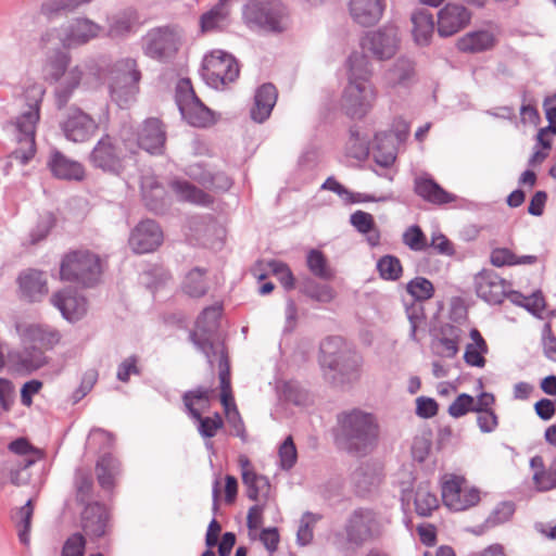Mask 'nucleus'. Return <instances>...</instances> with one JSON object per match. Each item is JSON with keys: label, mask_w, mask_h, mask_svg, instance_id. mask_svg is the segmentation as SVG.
I'll list each match as a JSON object with an SVG mask.
<instances>
[{"label": "nucleus", "mask_w": 556, "mask_h": 556, "mask_svg": "<svg viewBox=\"0 0 556 556\" xmlns=\"http://www.w3.org/2000/svg\"><path fill=\"white\" fill-rule=\"evenodd\" d=\"M318 520V517L311 511L303 514L300 526L296 532V541L300 545L304 546L313 540V527Z\"/></svg>", "instance_id": "nucleus-58"}, {"label": "nucleus", "mask_w": 556, "mask_h": 556, "mask_svg": "<svg viewBox=\"0 0 556 556\" xmlns=\"http://www.w3.org/2000/svg\"><path fill=\"white\" fill-rule=\"evenodd\" d=\"M399 28L387 24L377 30L368 31L362 40V47L379 61L393 58L400 47Z\"/></svg>", "instance_id": "nucleus-13"}, {"label": "nucleus", "mask_w": 556, "mask_h": 556, "mask_svg": "<svg viewBox=\"0 0 556 556\" xmlns=\"http://www.w3.org/2000/svg\"><path fill=\"white\" fill-rule=\"evenodd\" d=\"M134 20L130 15L123 13L112 16L109 20L108 36L111 38H123L131 33Z\"/></svg>", "instance_id": "nucleus-52"}, {"label": "nucleus", "mask_w": 556, "mask_h": 556, "mask_svg": "<svg viewBox=\"0 0 556 556\" xmlns=\"http://www.w3.org/2000/svg\"><path fill=\"white\" fill-rule=\"evenodd\" d=\"M181 29L174 25L152 28L144 37V54L160 62L173 59L181 46Z\"/></svg>", "instance_id": "nucleus-11"}, {"label": "nucleus", "mask_w": 556, "mask_h": 556, "mask_svg": "<svg viewBox=\"0 0 556 556\" xmlns=\"http://www.w3.org/2000/svg\"><path fill=\"white\" fill-rule=\"evenodd\" d=\"M81 525L85 533L92 538H101L106 533L109 513L99 504H88L81 515Z\"/></svg>", "instance_id": "nucleus-27"}, {"label": "nucleus", "mask_w": 556, "mask_h": 556, "mask_svg": "<svg viewBox=\"0 0 556 556\" xmlns=\"http://www.w3.org/2000/svg\"><path fill=\"white\" fill-rule=\"evenodd\" d=\"M372 156L375 162L382 167H390L396 159L394 142L386 131L377 132L372 143Z\"/></svg>", "instance_id": "nucleus-34"}, {"label": "nucleus", "mask_w": 556, "mask_h": 556, "mask_svg": "<svg viewBox=\"0 0 556 556\" xmlns=\"http://www.w3.org/2000/svg\"><path fill=\"white\" fill-rule=\"evenodd\" d=\"M351 153L356 159L366 157L370 151V143L367 136H362L356 126L350 128Z\"/></svg>", "instance_id": "nucleus-56"}, {"label": "nucleus", "mask_w": 556, "mask_h": 556, "mask_svg": "<svg viewBox=\"0 0 556 556\" xmlns=\"http://www.w3.org/2000/svg\"><path fill=\"white\" fill-rule=\"evenodd\" d=\"M515 504L513 502H502L492 510L484 521L486 529L507 522L515 513Z\"/></svg>", "instance_id": "nucleus-53"}, {"label": "nucleus", "mask_w": 556, "mask_h": 556, "mask_svg": "<svg viewBox=\"0 0 556 556\" xmlns=\"http://www.w3.org/2000/svg\"><path fill=\"white\" fill-rule=\"evenodd\" d=\"M102 27L89 18H76L71 22L66 27L58 30L47 31L41 37L43 45H47L58 34V39L63 48H71L74 46L85 45L91 39L98 37Z\"/></svg>", "instance_id": "nucleus-14"}, {"label": "nucleus", "mask_w": 556, "mask_h": 556, "mask_svg": "<svg viewBox=\"0 0 556 556\" xmlns=\"http://www.w3.org/2000/svg\"><path fill=\"white\" fill-rule=\"evenodd\" d=\"M189 416L198 422V431L205 439L215 437L217 430L224 426V421L217 413L214 417H203L199 409H192Z\"/></svg>", "instance_id": "nucleus-45"}, {"label": "nucleus", "mask_w": 556, "mask_h": 556, "mask_svg": "<svg viewBox=\"0 0 556 556\" xmlns=\"http://www.w3.org/2000/svg\"><path fill=\"white\" fill-rule=\"evenodd\" d=\"M494 36L488 30L467 34L458 41V48L464 52H481L494 46Z\"/></svg>", "instance_id": "nucleus-38"}, {"label": "nucleus", "mask_w": 556, "mask_h": 556, "mask_svg": "<svg viewBox=\"0 0 556 556\" xmlns=\"http://www.w3.org/2000/svg\"><path fill=\"white\" fill-rule=\"evenodd\" d=\"M306 266L311 274L319 279L331 280L334 277L333 270L320 250L312 249L307 252Z\"/></svg>", "instance_id": "nucleus-41"}, {"label": "nucleus", "mask_w": 556, "mask_h": 556, "mask_svg": "<svg viewBox=\"0 0 556 556\" xmlns=\"http://www.w3.org/2000/svg\"><path fill=\"white\" fill-rule=\"evenodd\" d=\"M300 291L307 298L319 303H329L336 296V291L331 286L320 283L313 278L303 280L300 285Z\"/></svg>", "instance_id": "nucleus-39"}, {"label": "nucleus", "mask_w": 556, "mask_h": 556, "mask_svg": "<svg viewBox=\"0 0 556 556\" xmlns=\"http://www.w3.org/2000/svg\"><path fill=\"white\" fill-rule=\"evenodd\" d=\"M65 49L55 48L47 52L43 64L46 79L58 81L65 74L71 62V55Z\"/></svg>", "instance_id": "nucleus-31"}, {"label": "nucleus", "mask_w": 556, "mask_h": 556, "mask_svg": "<svg viewBox=\"0 0 556 556\" xmlns=\"http://www.w3.org/2000/svg\"><path fill=\"white\" fill-rule=\"evenodd\" d=\"M348 85L342 98L345 104H370L376 100V93L369 81L371 76L370 63L364 53L354 51L346 60Z\"/></svg>", "instance_id": "nucleus-3"}, {"label": "nucleus", "mask_w": 556, "mask_h": 556, "mask_svg": "<svg viewBox=\"0 0 556 556\" xmlns=\"http://www.w3.org/2000/svg\"><path fill=\"white\" fill-rule=\"evenodd\" d=\"M228 14L229 12L226 9V4L219 0L212 10L201 16L202 31L219 29L226 22Z\"/></svg>", "instance_id": "nucleus-46"}, {"label": "nucleus", "mask_w": 556, "mask_h": 556, "mask_svg": "<svg viewBox=\"0 0 556 556\" xmlns=\"http://www.w3.org/2000/svg\"><path fill=\"white\" fill-rule=\"evenodd\" d=\"M386 523L387 520L378 511L368 507H358L345 520L346 541L359 547L378 540L384 533Z\"/></svg>", "instance_id": "nucleus-6"}, {"label": "nucleus", "mask_w": 556, "mask_h": 556, "mask_svg": "<svg viewBox=\"0 0 556 556\" xmlns=\"http://www.w3.org/2000/svg\"><path fill=\"white\" fill-rule=\"evenodd\" d=\"M91 0H48L42 3L41 11L45 15L51 16L60 12H72Z\"/></svg>", "instance_id": "nucleus-54"}, {"label": "nucleus", "mask_w": 556, "mask_h": 556, "mask_svg": "<svg viewBox=\"0 0 556 556\" xmlns=\"http://www.w3.org/2000/svg\"><path fill=\"white\" fill-rule=\"evenodd\" d=\"M470 12L460 4L448 3L438 13V33L450 37L465 28L470 22Z\"/></svg>", "instance_id": "nucleus-18"}, {"label": "nucleus", "mask_w": 556, "mask_h": 556, "mask_svg": "<svg viewBox=\"0 0 556 556\" xmlns=\"http://www.w3.org/2000/svg\"><path fill=\"white\" fill-rule=\"evenodd\" d=\"M242 15L252 29L280 34L288 27V11L279 0H251L244 5Z\"/></svg>", "instance_id": "nucleus-4"}, {"label": "nucleus", "mask_w": 556, "mask_h": 556, "mask_svg": "<svg viewBox=\"0 0 556 556\" xmlns=\"http://www.w3.org/2000/svg\"><path fill=\"white\" fill-rule=\"evenodd\" d=\"M101 274L100 257L88 250L72 251L61 262V278L84 287H92L98 283Z\"/></svg>", "instance_id": "nucleus-7"}, {"label": "nucleus", "mask_w": 556, "mask_h": 556, "mask_svg": "<svg viewBox=\"0 0 556 556\" xmlns=\"http://www.w3.org/2000/svg\"><path fill=\"white\" fill-rule=\"evenodd\" d=\"M17 281L22 296L29 302H39L48 293L47 280L39 270L29 269L21 274Z\"/></svg>", "instance_id": "nucleus-28"}, {"label": "nucleus", "mask_w": 556, "mask_h": 556, "mask_svg": "<svg viewBox=\"0 0 556 556\" xmlns=\"http://www.w3.org/2000/svg\"><path fill=\"white\" fill-rule=\"evenodd\" d=\"M50 302L68 321L79 320L87 311L86 299L71 288L55 292L51 296Z\"/></svg>", "instance_id": "nucleus-19"}, {"label": "nucleus", "mask_w": 556, "mask_h": 556, "mask_svg": "<svg viewBox=\"0 0 556 556\" xmlns=\"http://www.w3.org/2000/svg\"><path fill=\"white\" fill-rule=\"evenodd\" d=\"M386 4L383 0H351L350 14L353 21L361 26H372L383 14Z\"/></svg>", "instance_id": "nucleus-26"}, {"label": "nucleus", "mask_w": 556, "mask_h": 556, "mask_svg": "<svg viewBox=\"0 0 556 556\" xmlns=\"http://www.w3.org/2000/svg\"><path fill=\"white\" fill-rule=\"evenodd\" d=\"M477 295L489 304H500L508 294L509 285L494 270H482L475 278Z\"/></svg>", "instance_id": "nucleus-17"}, {"label": "nucleus", "mask_w": 556, "mask_h": 556, "mask_svg": "<svg viewBox=\"0 0 556 556\" xmlns=\"http://www.w3.org/2000/svg\"><path fill=\"white\" fill-rule=\"evenodd\" d=\"M340 341L341 339L333 338L321 345V366L334 372L330 378L333 383H352L358 380L361 376L363 358L358 353L351 350H340L336 354L328 351L330 345H337Z\"/></svg>", "instance_id": "nucleus-8"}, {"label": "nucleus", "mask_w": 556, "mask_h": 556, "mask_svg": "<svg viewBox=\"0 0 556 556\" xmlns=\"http://www.w3.org/2000/svg\"><path fill=\"white\" fill-rule=\"evenodd\" d=\"M379 425L376 417L359 408L337 416L334 442L340 450L355 456L369 454L377 445Z\"/></svg>", "instance_id": "nucleus-2"}, {"label": "nucleus", "mask_w": 556, "mask_h": 556, "mask_svg": "<svg viewBox=\"0 0 556 556\" xmlns=\"http://www.w3.org/2000/svg\"><path fill=\"white\" fill-rule=\"evenodd\" d=\"M350 224L359 233L366 235V240L370 247L379 245L381 235L371 214L361 210L355 211L350 216Z\"/></svg>", "instance_id": "nucleus-35"}, {"label": "nucleus", "mask_w": 556, "mask_h": 556, "mask_svg": "<svg viewBox=\"0 0 556 556\" xmlns=\"http://www.w3.org/2000/svg\"><path fill=\"white\" fill-rule=\"evenodd\" d=\"M166 140L165 129L159 118H147L138 134V144L151 154H161Z\"/></svg>", "instance_id": "nucleus-23"}, {"label": "nucleus", "mask_w": 556, "mask_h": 556, "mask_svg": "<svg viewBox=\"0 0 556 556\" xmlns=\"http://www.w3.org/2000/svg\"><path fill=\"white\" fill-rule=\"evenodd\" d=\"M45 94V88L39 83L28 81L22 88L20 100L25 104H41Z\"/></svg>", "instance_id": "nucleus-61"}, {"label": "nucleus", "mask_w": 556, "mask_h": 556, "mask_svg": "<svg viewBox=\"0 0 556 556\" xmlns=\"http://www.w3.org/2000/svg\"><path fill=\"white\" fill-rule=\"evenodd\" d=\"M414 73L413 62L407 58H399L387 73L388 83L399 85L406 83Z\"/></svg>", "instance_id": "nucleus-49"}, {"label": "nucleus", "mask_w": 556, "mask_h": 556, "mask_svg": "<svg viewBox=\"0 0 556 556\" xmlns=\"http://www.w3.org/2000/svg\"><path fill=\"white\" fill-rule=\"evenodd\" d=\"M61 128L66 139L73 142H84L94 135L98 124L92 117L77 108L62 123Z\"/></svg>", "instance_id": "nucleus-20"}, {"label": "nucleus", "mask_w": 556, "mask_h": 556, "mask_svg": "<svg viewBox=\"0 0 556 556\" xmlns=\"http://www.w3.org/2000/svg\"><path fill=\"white\" fill-rule=\"evenodd\" d=\"M43 351L35 344H24V349L21 352L10 354V358L20 369L34 371L47 363Z\"/></svg>", "instance_id": "nucleus-33"}, {"label": "nucleus", "mask_w": 556, "mask_h": 556, "mask_svg": "<svg viewBox=\"0 0 556 556\" xmlns=\"http://www.w3.org/2000/svg\"><path fill=\"white\" fill-rule=\"evenodd\" d=\"M280 467L283 470H290L296 463L298 452L291 435L287 437L279 446Z\"/></svg>", "instance_id": "nucleus-57"}, {"label": "nucleus", "mask_w": 556, "mask_h": 556, "mask_svg": "<svg viewBox=\"0 0 556 556\" xmlns=\"http://www.w3.org/2000/svg\"><path fill=\"white\" fill-rule=\"evenodd\" d=\"M85 545L83 534L74 533L65 541L61 556H85Z\"/></svg>", "instance_id": "nucleus-62"}, {"label": "nucleus", "mask_w": 556, "mask_h": 556, "mask_svg": "<svg viewBox=\"0 0 556 556\" xmlns=\"http://www.w3.org/2000/svg\"><path fill=\"white\" fill-rule=\"evenodd\" d=\"M489 348L480 349L475 345L467 344L464 353V361L471 367L482 368L485 366L486 359L484 357L488 354Z\"/></svg>", "instance_id": "nucleus-63"}, {"label": "nucleus", "mask_w": 556, "mask_h": 556, "mask_svg": "<svg viewBox=\"0 0 556 556\" xmlns=\"http://www.w3.org/2000/svg\"><path fill=\"white\" fill-rule=\"evenodd\" d=\"M377 270L383 280L396 281L401 278L403 267L401 261L394 255H383L377 262Z\"/></svg>", "instance_id": "nucleus-48"}, {"label": "nucleus", "mask_w": 556, "mask_h": 556, "mask_svg": "<svg viewBox=\"0 0 556 556\" xmlns=\"http://www.w3.org/2000/svg\"><path fill=\"white\" fill-rule=\"evenodd\" d=\"M413 37L418 46H428L434 33L433 15L427 9L416 10L412 14Z\"/></svg>", "instance_id": "nucleus-29"}, {"label": "nucleus", "mask_w": 556, "mask_h": 556, "mask_svg": "<svg viewBox=\"0 0 556 556\" xmlns=\"http://www.w3.org/2000/svg\"><path fill=\"white\" fill-rule=\"evenodd\" d=\"M237 60L223 50H213L205 54L200 70L201 76L207 86L223 89L239 76Z\"/></svg>", "instance_id": "nucleus-10"}, {"label": "nucleus", "mask_w": 556, "mask_h": 556, "mask_svg": "<svg viewBox=\"0 0 556 556\" xmlns=\"http://www.w3.org/2000/svg\"><path fill=\"white\" fill-rule=\"evenodd\" d=\"M406 291L418 302H424L433 296L434 287L425 277H415L406 285Z\"/></svg>", "instance_id": "nucleus-51"}, {"label": "nucleus", "mask_w": 556, "mask_h": 556, "mask_svg": "<svg viewBox=\"0 0 556 556\" xmlns=\"http://www.w3.org/2000/svg\"><path fill=\"white\" fill-rule=\"evenodd\" d=\"M415 509L421 517H429L439 507L437 495L430 490L428 483H420L415 492Z\"/></svg>", "instance_id": "nucleus-40"}, {"label": "nucleus", "mask_w": 556, "mask_h": 556, "mask_svg": "<svg viewBox=\"0 0 556 556\" xmlns=\"http://www.w3.org/2000/svg\"><path fill=\"white\" fill-rule=\"evenodd\" d=\"M111 74L109 84L111 101L115 104L136 102L142 78L137 60L129 56L117 60L112 65Z\"/></svg>", "instance_id": "nucleus-5"}, {"label": "nucleus", "mask_w": 556, "mask_h": 556, "mask_svg": "<svg viewBox=\"0 0 556 556\" xmlns=\"http://www.w3.org/2000/svg\"><path fill=\"white\" fill-rule=\"evenodd\" d=\"M222 309L223 306L219 303L205 307L197 319L195 330L189 333V339L206 357L211 368H213L214 363L217 362L222 389L220 401L227 410L229 402L232 401L230 390V367L224 342L218 338H215Z\"/></svg>", "instance_id": "nucleus-1"}, {"label": "nucleus", "mask_w": 556, "mask_h": 556, "mask_svg": "<svg viewBox=\"0 0 556 556\" xmlns=\"http://www.w3.org/2000/svg\"><path fill=\"white\" fill-rule=\"evenodd\" d=\"M414 192L433 205H444L456 201V195L443 189L429 174L424 173L414 179Z\"/></svg>", "instance_id": "nucleus-21"}, {"label": "nucleus", "mask_w": 556, "mask_h": 556, "mask_svg": "<svg viewBox=\"0 0 556 556\" xmlns=\"http://www.w3.org/2000/svg\"><path fill=\"white\" fill-rule=\"evenodd\" d=\"M47 165L58 179L80 181L85 178L83 164L67 157L59 150L50 153Z\"/></svg>", "instance_id": "nucleus-24"}, {"label": "nucleus", "mask_w": 556, "mask_h": 556, "mask_svg": "<svg viewBox=\"0 0 556 556\" xmlns=\"http://www.w3.org/2000/svg\"><path fill=\"white\" fill-rule=\"evenodd\" d=\"M241 465L242 467L249 466V460L247 458L241 459ZM242 481L247 485V496L252 501H256L261 490L269 485L266 477L258 476L245 468L242 471Z\"/></svg>", "instance_id": "nucleus-44"}, {"label": "nucleus", "mask_w": 556, "mask_h": 556, "mask_svg": "<svg viewBox=\"0 0 556 556\" xmlns=\"http://www.w3.org/2000/svg\"><path fill=\"white\" fill-rule=\"evenodd\" d=\"M40 119V106H28V110L20 114L11 125L18 147L10 157L21 165H26L36 153V128Z\"/></svg>", "instance_id": "nucleus-9"}, {"label": "nucleus", "mask_w": 556, "mask_h": 556, "mask_svg": "<svg viewBox=\"0 0 556 556\" xmlns=\"http://www.w3.org/2000/svg\"><path fill=\"white\" fill-rule=\"evenodd\" d=\"M163 242V231L152 219L141 220L130 232L129 245L137 254L150 253Z\"/></svg>", "instance_id": "nucleus-15"}, {"label": "nucleus", "mask_w": 556, "mask_h": 556, "mask_svg": "<svg viewBox=\"0 0 556 556\" xmlns=\"http://www.w3.org/2000/svg\"><path fill=\"white\" fill-rule=\"evenodd\" d=\"M83 77V72L78 66L68 71L65 80L55 88V98L58 104H66L71 99L73 91L79 86Z\"/></svg>", "instance_id": "nucleus-43"}, {"label": "nucleus", "mask_w": 556, "mask_h": 556, "mask_svg": "<svg viewBox=\"0 0 556 556\" xmlns=\"http://www.w3.org/2000/svg\"><path fill=\"white\" fill-rule=\"evenodd\" d=\"M97 480L105 491H111L116 478L121 475V463L112 454H103L96 465Z\"/></svg>", "instance_id": "nucleus-30"}, {"label": "nucleus", "mask_w": 556, "mask_h": 556, "mask_svg": "<svg viewBox=\"0 0 556 556\" xmlns=\"http://www.w3.org/2000/svg\"><path fill=\"white\" fill-rule=\"evenodd\" d=\"M54 217L52 214H47L41 216L36 225V227L29 233L30 244H37L41 240H43L50 230L54 226Z\"/></svg>", "instance_id": "nucleus-60"}, {"label": "nucleus", "mask_w": 556, "mask_h": 556, "mask_svg": "<svg viewBox=\"0 0 556 556\" xmlns=\"http://www.w3.org/2000/svg\"><path fill=\"white\" fill-rule=\"evenodd\" d=\"M475 399L467 394H459L448 406V414L454 418H459L469 412H473Z\"/></svg>", "instance_id": "nucleus-59"}, {"label": "nucleus", "mask_w": 556, "mask_h": 556, "mask_svg": "<svg viewBox=\"0 0 556 556\" xmlns=\"http://www.w3.org/2000/svg\"><path fill=\"white\" fill-rule=\"evenodd\" d=\"M15 329L23 344H35L42 350L53 349L61 340V333L48 325L16 323Z\"/></svg>", "instance_id": "nucleus-16"}, {"label": "nucleus", "mask_w": 556, "mask_h": 556, "mask_svg": "<svg viewBox=\"0 0 556 556\" xmlns=\"http://www.w3.org/2000/svg\"><path fill=\"white\" fill-rule=\"evenodd\" d=\"M178 111L180 116L193 127H208L217 118L210 106H178Z\"/></svg>", "instance_id": "nucleus-37"}, {"label": "nucleus", "mask_w": 556, "mask_h": 556, "mask_svg": "<svg viewBox=\"0 0 556 556\" xmlns=\"http://www.w3.org/2000/svg\"><path fill=\"white\" fill-rule=\"evenodd\" d=\"M124 159L118 141L109 135L98 140L88 156L92 167L113 176H119L124 172Z\"/></svg>", "instance_id": "nucleus-12"}, {"label": "nucleus", "mask_w": 556, "mask_h": 556, "mask_svg": "<svg viewBox=\"0 0 556 556\" xmlns=\"http://www.w3.org/2000/svg\"><path fill=\"white\" fill-rule=\"evenodd\" d=\"M142 199L147 208L155 214H164L169 205L170 198L164 186L153 176H143L141 179Z\"/></svg>", "instance_id": "nucleus-22"}, {"label": "nucleus", "mask_w": 556, "mask_h": 556, "mask_svg": "<svg viewBox=\"0 0 556 556\" xmlns=\"http://www.w3.org/2000/svg\"><path fill=\"white\" fill-rule=\"evenodd\" d=\"M462 330L459 327L446 324L441 328V337L438 339V353L447 358H453L457 355L458 342L460 339Z\"/></svg>", "instance_id": "nucleus-36"}, {"label": "nucleus", "mask_w": 556, "mask_h": 556, "mask_svg": "<svg viewBox=\"0 0 556 556\" xmlns=\"http://www.w3.org/2000/svg\"><path fill=\"white\" fill-rule=\"evenodd\" d=\"M34 514V506L31 500H28L25 505L20 507L13 519L17 528L18 540L23 545H28L30 541V525Z\"/></svg>", "instance_id": "nucleus-42"}, {"label": "nucleus", "mask_w": 556, "mask_h": 556, "mask_svg": "<svg viewBox=\"0 0 556 556\" xmlns=\"http://www.w3.org/2000/svg\"><path fill=\"white\" fill-rule=\"evenodd\" d=\"M205 270L199 267L190 270L184 281L185 292L192 298H201L207 292V285L204 280Z\"/></svg>", "instance_id": "nucleus-47"}, {"label": "nucleus", "mask_w": 556, "mask_h": 556, "mask_svg": "<svg viewBox=\"0 0 556 556\" xmlns=\"http://www.w3.org/2000/svg\"><path fill=\"white\" fill-rule=\"evenodd\" d=\"M176 104H204L189 78H180L175 86Z\"/></svg>", "instance_id": "nucleus-50"}, {"label": "nucleus", "mask_w": 556, "mask_h": 556, "mask_svg": "<svg viewBox=\"0 0 556 556\" xmlns=\"http://www.w3.org/2000/svg\"><path fill=\"white\" fill-rule=\"evenodd\" d=\"M170 188L179 201L202 206H208L213 202L210 194L205 193L203 190L187 180L174 179L170 181Z\"/></svg>", "instance_id": "nucleus-32"}, {"label": "nucleus", "mask_w": 556, "mask_h": 556, "mask_svg": "<svg viewBox=\"0 0 556 556\" xmlns=\"http://www.w3.org/2000/svg\"><path fill=\"white\" fill-rule=\"evenodd\" d=\"M462 489V480L456 477L444 481L442 485V500L450 509L455 511L465 510L480 501L478 490H472L468 495V500H460Z\"/></svg>", "instance_id": "nucleus-25"}, {"label": "nucleus", "mask_w": 556, "mask_h": 556, "mask_svg": "<svg viewBox=\"0 0 556 556\" xmlns=\"http://www.w3.org/2000/svg\"><path fill=\"white\" fill-rule=\"evenodd\" d=\"M278 91L274 84L265 83L260 86L254 96V104H276Z\"/></svg>", "instance_id": "nucleus-64"}, {"label": "nucleus", "mask_w": 556, "mask_h": 556, "mask_svg": "<svg viewBox=\"0 0 556 556\" xmlns=\"http://www.w3.org/2000/svg\"><path fill=\"white\" fill-rule=\"evenodd\" d=\"M402 240L412 251L420 252L428 248L427 238L418 225L409 226L404 231Z\"/></svg>", "instance_id": "nucleus-55"}]
</instances>
